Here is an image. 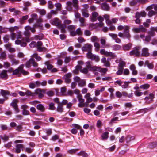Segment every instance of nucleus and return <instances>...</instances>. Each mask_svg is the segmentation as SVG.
<instances>
[{"label":"nucleus","instance_id":"obj_1","mask_svg":"<svg viewBox=\"0 0 157 157\" xmlns=\"http://www.w3.org/2000/svg\"><path fill=\"white\" fill-rule=\"evenodd\" d=\"M152 28L151 27L150 29V30L147 33L148 35L145 36L144 34H141L140 35V37L142 39L144 43L145 44H148L151 40V37L154 36L155 35V31L152 29Z\"/></svg>","mask_w":157,"mask_h":157},{"label":"nucleus","instance_id":"obj_2","mask_svg":"<svg viewBox=\"0 0 157 157\" xmlns=\"http://www.w3.org/2000/svg\"><path fill=\"white\" fill-rule=\"evenodd\" d=\"M100 53L102 55H105L107 57H111V58H114L116 56L114 53L110 52H108L104 49H101L100 51Z\"/></svg>","mask_w":157,"mask_h":157},{"label":"nucleus","instance_id":"obj_3","mask_svg":"<svg viewBox=\"0 0 157 157\" xmlns=\"http://www.w3.org/2000/svg\"><path fill=\"white\" fill-rule=\"evenodd\" d=\"M140 48V47L139 46H136L134 48L133 50L130 52V55H134L137 57L139 56L140 54V52L139 51Z\"/></svg>","mask_w":157,"mask_h":157},{"label":"nucleus","instance_id":"obj_4","mask_svg":"<svg viewBox=\"0 0 157 157\" xmlns=\"http://www.w3.org/2000/svg\"><path fill=\"white\" fill-rule=\"evenodd\" d=\"M93 46L90 44L87 43L85 44L82 46L81 49L82 51L87 52H92Z\"/></svg>","mask_w":157,"mask_h":157},{"label":"nucleus","instance_id":"obj_5","mask_svg":"<svg viewBox=\"0 0 157 157\" xmlns=\"http://www.w3.org/2000/svg\"><path fill=\"white\" fill-rule=\"evenodd\" d=\"M31 64L34 67H37L38 66V64L35 61L33 58H30L28 61H27L25 65L27 67L29 68L31 67Z\"/></svg>","mask_w":157,"mask_h":157},{"label":"nucleus","instance_id":"obj_6","mask_svg":"<svg viewBox=\"0 0 157 157\" xmlns=\"http://www.w3.org/2000/svg\"><path fill=\"white\" fill-rule=\"evenodd\" d=\"M92 62L90 61H87L85 63L86 67L89 70L92 71H95L97 66H93L92 64Z\"/></svg>","mask_w":157,"mask_h":157},{"label":"nucleus","instance_id":"obj_7","mask_svg":"<svg viewBox=\"0 0 157 157\" xmlns=\"http://www.w3.org/2000/svg\"><path fill=\"white\" fill-rule=\"evenodd\" d=\"M82 96L81 94H78L77 96V98L78 99L79 103L78 104V106L79 107H82L85 105L84 103L85 100L82 98Z\"/></svg>","mask_w":157,"mask_h":157},{"label":"nucleus","instance_id":"obj_8","mask_svg":"<svg viewBox=\"0 0 157 157\" xmlns=\"http://www.w3.org/2000/svg\"><path fill=\"white\" fill-rule=\"evenodd\" d=\"M72 126L74 128L72 129L71 131V132L74 134H76L78 132V130L80 129L81 126L75 124H72Z\"/></svg>","mask_w":157,"mask_h":157},{"label":"nucleus","instance_id":"obj_9","mask_svg":"<svg viewBox=\"0 0 157 157\" xmlns=\"http://www.w3.org/2000/svg\"><path fill=\"white\" fill-rule=\"evenodd\" d=\"M43 43L41 41H38L36 43V46L38 51L40 52H42L43 51H45L46 48L44 47H41L42 46Z\"/></svg>","mask_w":157,"mask_h":157},{"label":"nucleus","instance_id":"obj_10","mask_svg":"<svg viewBox=\"0 0 157 157\" xmlns=\"http://www.w3.org/2000/svg\"><path fill=\"white\" fill-rule=\"evenodd\" d=\"M150 53L149 52V49L147 48H143L142 50L141 56L144 57L149 56Z\"/></svg>","mask_w":157,"mask_h":157},{"label":"nucleus","instance_id":"obj_11","mask_svg":"<svg viewBox=\"0 0 157 157\" xmlns=\"http://www.w3.org/2000/svg\"><path fill=\"white\" fill-rule=\"evenodd\" d=\"M52 24L53 25L57 26V28L62 24L61 20L56 18L53 19Z\"/></svg>","mask_w":157,"mask_h":157},{"label":"nucleus","instance_id":"obj_12","mask_svg":"<svg viewBox=\"0 0 157 157\" xmlns=\"http://www.w3.org/2000/svg\"><path fill=\"white\" fill-rule=\"evenodd\" d=\"M71 76V74L70 73H68L66 74L63 77V79L65 80V82L66 83H69L71 82V80L70 78Z\"/></svg>","mask_w":157,"mask_h":157},{"label":"nucleus","instance_id":"obj_13","mask_svg":"<svg viewBox=\"0 0 157 157\" xmlns=\"http://www.w3.org/2000/svg\"><path fill=\"white\" fill-rule=\"evenodd\" d=\"M24 145L22 144H17L15 146L14 152L17 153H20L21 151V149L24 148Z\"/></svg>","mask_w":157,"mask_h":157},{"label":"nucleus","instance_id":"obj_14","mask_svg":"<svg viewBox=\"0 0 157 157\" xmlns=\"http://www.w3.org/2000/svg\"><path fill=\"white\" fill-rule=\"evenodd\" d=\"M124 33L126 35V38L129 39L130 37V35L129 34V27L128 26H124Z\"/></svg>","mask_w":157,"mask_h":157},{"label":"nucleus","instance_id":"obj_15","mask_svg":"<svg viewBox=\"0 0 157 157\" xmlns=\"http://www.w3.org/2000/svg\"><path fill=\"white\" fill-rule=\"evenodd\" d=\"M98 16V13L96 12H93L92 13V16L90 17L91 21L92 22H94L97 20V17Z\"/></svg>","mask_w":157,"mask_h":157},{"label":"nucleus","instance_id":"obj_16","mask_svg":"<svg viewBox=\"0 0 157 157\" xmlns=\"http://www.w3.org/2000/svg\"><path fill=\"white\" fill-rule=\"evenodd\" d=\"M132 47V44L131 43L124 45L122 46L123 50L124 51L129 50Z\"/></svg>","mask_w":157,"mask_h":157},{"label":"nucleus","instance_id":"obj_17","mask_svg":"<svg viewBox=\"0 0 157 157\" xmlns=\"http://www.w3.org/2000/svg\"><path fill=\"white\" fill-rule=\"evenodd\" d=\"M101 62L103 63L104 65L107 67H109L110 65V63L109 61H107L105 57H103L101 59Z\"/></svg>","mask_w":157,"mask_h":157},{"label":"nucleus","instance_id":"obj_18","mask_svg":"<svg viewBox=\"0 0 157 157\" xmlns=\"http://www.w3.org/2000/svg\"><path fill=\"white\" fill-rule=\"evenodd\" d=\"M147 66L148 68L150 69H152L154 68V66L152 63H150L148 60H146L144 63V66Z\"/></svg>","mask_w":157,"mask_h":157},{"label":"nucleus","instance_id":"obj_19","mask_svg":"<svg viewBox=\"0 0 157 157\" xmlns=\"http://www.w3.org/2000/svg\"><path fill=\"white\" fill-rule=\"evenodd\" d=\"M7 71L3 70L0 73V78H7L8 77V75L7 74Z\"/></svg>","mask_w":157,"mask_h":157},{"label":"nucleus","instance_id":"obj_20","mask_svg":"<svg viewBox=\"0 0 157 157\" xmlns=\"http://www.w3.org/2000/svg\"><path fill=\"white\" fill-rule=\"evenodd\" d=\"M107 71L108 69L107 68H101L97 66L95 71H99L100 72L105 73Z\"/></svg>","mask_w":157,"mask_h":157},{"label":"nucleus","instance_id":"obj_21","mask_svg":"<svg viewBox=\"0 0 157 157\" xmlns=\"http://www.w3.org/2000/svg\"><path fill=\"white\" fill-rule=\"evenodd\" d=\"M102 9L104 10L108 11L110 8L109 5L106 3H103L101 4Z\"/></svg>","mask_w":157,"mask_h":157},{"label":"nucleus","instance_id":"obj_22","mask_svg":"<svg viewBox=\"0 0 157 157\" xmlns=\"http://www.w3.org/2000/svg\"><path fill=\"white\" fill-rule=\"evenodd\" d=\"M41 89L40 88L37 89L35 91V93L36 94H38V97L40 98H41L43 97L44 95L41 92Z\"/></svg>","mask_w":157,"mask_h":157},{"label":"nucleus","instance_id":"obj_23","mask_svg":"<svg viewBox=\"0 0 157 157\" xmlns=\"http://www.w3.org/2000/svg\"><path fill=\"white\" fill-rule=\"evenodd\" d=\"M82 15L85 17H88L89 16V14L88 13V11L86 9H82Z\"/></svg>","mask_w":157,"mask_h":157},{"label":"nucleus","instance_id":"obj_24","mask_svg":"<svg viewBox=\"0 0 157 157\" xmlns=\"http://www.w3.org/2000/svg\"><path fill=\"white\" fill-rule=\"evenodd\" d=\"M135 18L136 19L135 20V22L136 24H140V15L138 12H137L135 13Z\"/></svg>","mask_w":157,"mask_h":157},{"label":"nucleus","instance_id":"obj_25","mask_svg":"<svg viewBox=\"0 0 157 157\" xmlns=\"http://www.w3.org/2000/svg\"><path fill=\"white\" fill-rule=\"evenodd\" d=\"M37 109L41 112H44L45 110V108L41 104H39L36 106Z\"/></svg>","mask_w":157,"mask_h":157},{"label":"nucleus","instance_id":"obj_26","mask_svg":"<svg viewBox=\"0 0 157 157\" xmlns=\"http://www.w3.org/2000/svg\"><path fill=\"white\" fill-rule=\"evenodd\" d=\"M56 110L58 112L60 113L63 112V106L62 105V104H61V103H59V104H58Z\"/></svg>","mask_w":157,"mask_h":157},{"label":"nucleus","instance_id":"obj_27","mask_svg":"<svg viewBox=\"0 0 157 157\" xmlns=\"http://www.w3.org/2000/svg\"><path fill=\"white\" fill-rule=\"evenodd\" d=\"M66 28V25H65L62 24L58 27V28L60 29L62 33H65L66 32V30L65 29Z\"/></svg>","mask_w":157,"mask_h":157},{"label":"nucleus","instance_id":"obj_28","mask_svg":"<svg viewBox=\"0 0 157 157\" xmlns=\"http://www.w3.org/2000/svg\"><path fill=\"white\" fill-rule=\"evenodd\" d=\"M18 100L17 99H14L12 102L10 104V105L13 108L18 106L17 103Z\"/></svg>","mask_w":157,"mask_h":157},{"label":"nucleus","instance_id":"obj_29","mask_svg":"<svg viewBox=\"0 0 157 157\" xmlns=\"http://www.w3.org/2000/svg\"><path fill=\"white\" fill-rule=\"evenodd\" d=\"M91 60H95L96 62H98L100 61V59L99 56L94 54L91 59Z\"/></svg>","mask_w":157,"mask_h":157},{"label":"nucleus","instance_id":"obj_30","mask_svg":"<svg viewBox=\"0 0 157 157\" xmlns=\"http://www.w3.org/2000/svg\"><path fill=\"white\" fill-rule=\"evenodd\" d=\"M91 60H95L96 62H98L100 61V59L99 56L94 54L91 59Z\"/></svg>","mask_w":157,"mask_h":157},{"label":"nucleus","instance_id":"obj_31","mask_svg":"<svg viewBox=\"0 0 157 157\" xmlns=\"http://www.w3.org/2000/svg\"><path fill=\"white\" fill-rule=\"evenodd\" d=\"M77 155L79 156H82L83 157H87L88 156L87 154L84 151H81L77 153Z\"/></svg>","mask_w":157,"mask_h":157},{"label":"nucleus","instance_id":"obj_32","mask_svg":"<svg viewBox=\"0 0 157 157\" xmlns=\"http://www.w3.org/2000/svg\"><path fill=\"white\" fill-rule=\"evenodd\" d=\"M31 56L35 58L37 61H40L41 59V58L38 56V54L36 53L33 54Z\"/></svg>","mask_w":157,"mask_h":157},{"label":"nucleus","instance_id":"obj_33","mask_svg":"<svg viewBox=\"0 0 157 157\" xmlns=\"http://www.w3.org/2000/svg\"><path fill=\"white\" fill-rule=\"evenodd\" d=\"M86 82L84 80H81L78 83L79 86L82 87L84 86L85 85Z\"/></svg>","mask_w":157,"mask_h":157},{"label":"nucleus","instance_id":"obj_34","mask_svg":"<svg viewBox=\"0 0 157 157\" xmlns=\"http://www.w3.org/2000/svg\"><path fill=\"white\" fill-rule=\"evenodd\" d=\"M45 64L47 66V68L48 70H51L53 67L52 65L50 64L49 61H47L45 62Z\"/></svg>","mask_w":157,"mask_h":157},{"label":"nucleus","instance_id":"obj_35","mask_svg":"<svg viewBox=\"0 0 157 157\" xmlns=\"http://www.w3.org/2000/svg\"><path fill=\"white\" fill-rule=\"evenodd\" d=\"M91 41L94 42H98L99 41V39L95 36H92L90 38Z\"/></svg>","mask_w":157,"mask_h":157},{"label":"nucleus","instance_id":"obj_36","mask_svg":"<svg viewBox=\"0 0 157 157\" xmlns=\"http://www.w3.org/2000/svg\"><path fill=\"white\" fill-rule=\"evenodd\" d=\"M55 6L57 8V10L60 11L62 9V5L59 3H56L55 4Z\"/></svg>","mask_w":157,"mask_h":157},{"label":"nucleus","instance_id":"obj_37","mask_svg":"<svg viewBox=\"0 0 157 157\" xmlns=\"http://www.w3.org/2000/svg\"><path fill=\"white\" fill-rule=\"evenodd\" d=\"M19 29V27L17 26H14L13 27H11L9 29V30L11 32H13L15 31H17Z\"/></svg>","mask_w":157,"mask_h":157},{"label":"nucleus","instance_id":"obj_38","mask_svg":"<svg viewBox=\"0 0 157 157\" xmlns=\"http://www.w3.org/2000/svg\"><path fill=\"white\" fill-rule=\"evenodd\" d=\"M108 134L109 132H108L103 133L101 135L102 139H107L108 138Z\"/></svg>","mask_w":157,"mask_h":157},{"label":"nucleus","instance_id":"obj_39","mask_svg":"<svg viewBox=\"0 0 157 157\" xmlns=\"http://www.w3.org/2000/svg\"><path fill=\"white\" fill-rule=\"evenodd\" d=\"M126 65V63L124 61L121 62L118 64L119 68L123 69V67Z\"/></svg>","mask_w":157,"mask_h":157},{"label":"nucleus","instance_id":"obj_40","mask_svg":"<svg viewBox=\"0 0 157 157\" xmlns=\"http://www.w3.org/2000/svg\"><path fill=\"white\" fill-rule=\"evenodd\" d=\"M114 50L116 51L120 50L121 48V46L119 45L115 44L112 46Z\"/></svg>","mask_w":157,"mask_h":157},{"label":"nucleus","instance_id":"obj_41","mask_svg":"<svg viewBox=\"0 0 157 157\" xmlns=\"http://www.w3.org/2000/svg\"><path fill=\"white\" fill-rule=\"evenodd\" d=\"M66 89L65 87H62L60 89V92L61 94L63 96H67L66 92Z\"/></svg>","mask_w":157,"mask_h":157},{"label":"nucleus","instance_id":"obj_42","mask_svg":"<svg viewBox=\"0 0 157 157\" xmlns=\"http://www.w3.org/2000/svg\"><path fill=\"white\" fill-rule=\"evenodd\" d=\"M157 14V12L153 10L150 11L148 13V15L150 17H151L153 15H155Z\"/></svg>","mask_w":157,"mask_h":157},{"label":"nucleus","instance_id":"obj_43","mask_svg":"<svg viewBox=\"0 0 157 157\" xmlns=\"http://www.w3.org/2000/svg\"><path fill=\"white\" fill-rule=\"evenodd\" d=\"M94 46L95 48L96 51H97L99 50L100 48V45L99 43H98V42H95L94 43Z\"/></svg>","mask_w":157,"mask_h":157},{"label":"nucleus","instance_id":"obj_44","mask_svg":"<svg viewBox=\"0 0 157 157\" xmlns=\"http://www.w3.org/2000/svg\"><path fill=\"white\" fill-rule=\"evenodd\" d=\"M0 138L4 141H6L8 140L9 137L8 136L4 135L3 136H0Z\"/></svg>","mask_w":157,"mask_h":157},{"label":"nucleus","instance_id":"obj_45","mask_svg":"<svg viewBox=\"0 0 157 157\" xmlns=\"http://www.w3.org/2000/svg\"><path fill=\"white\" fill-rule=\"evenodd\" d=\"M48 109L49 110H53L55 109V107L54 106V104L53 103H51L49 105Z\"/></svg>","mask_w":157,"mask_h":157},{"label":"nucleus","instance_id":"obj_46","mask_svg":"<svg viewBox=\"0 0 157 157\" xmlns=\"http://www.w3.org/2000/svg\"><path fill=\"white\" fill-rule=\"evenodd\" d=\"M1 94L3 96H5L7 95H9V92L7 91H6L2 89L1 90Z\"/></svg>","mask_w":157,"mask_h":157},{"label":"nucleus","instance_id":"obj_47","mask_svg":"<svg viewBox=\"0 0 157 157\" xmlns=\"http://www.w3.org/2000/svg\"><path fill=\"white\" fill-rule=\"evenodd\" d=\"M150 87V85L148 84H145L140 86V88L141 89H147Z\"/></svg>","mask_w":157,"mask_h":157},{"label":"nucleus","instance_id":"obj_48","mask_svg":"<svg viewBox=\"0 0 157 157\" xmlns=\"http://www.w3.org/2000/svg\"><path fill=\"white\" fill-rule=\"evenodd\" d=\"M130 82H125L124 84L121 85V87L123 88H127L128 87V84L130 83Z\"/></svg>","mask_w":157,"mask_h":157},{"label":"nucleus","instance_id":"obj_49","mask_svg":"<svg viewBox=\"0 0 157 157\" xmlns=\"http://www.w3.org/2000/svg\"><path fill=\"white\" fill-rule=\"evenodd\" d=\"M6 56V53L5 52H2L0 55V57L2 59H5Z\"/></svg>","mask_w":157,"mask_h":157},{"label":"nucleus","instance_id":"obj_50","mask_svg":"<svg viewBox=\"0 0 157 157\" xmlns=\"http://www.w3.org/2000/svg\"><path fill=\"white\" fill-rule=\"evenodd\" d=\"M89 70L86 67H84L83 68H82L81 69L80 72L84 74H87Z\"/></svg>","mask_w":157,"mask_h":157},{"label":"nucleus","instance_id":"obj_51","mask_svg":"<svg viewBox=\"0 0 157 157\" xmlns=\"http://www.w3.org/2000/svg\"><path fill=\"white\" fill-rule=\"evenodd\" d=\"M46 93L48 96L50 97L52 96L54 94V92L52 90L48 91Z\"/></svg>","mask_w":157,"mask_h":157},{"label":"nucleus","instance_id":"obj_52","mask_svg":"<svg viewBox=\"0 0 157 157\" xmlns=\"http://www.w3.org/2000/svg\"><path fill=\"white\" fill-rule=\"evenodd\" d=\"M78 150L77 149H71L68 150L67 151V152L70 154H73L75 153Z\"/></svg>","mask_w":157,"mask_h":157},{"label":"nucleus","instance_id":"obj_53","mask_svg":"<svg viewBox=\"0 0 157 157\" xmlns=\"http://www.w3.org/2000/svg\"><path fill=\"white\" fill-rule=\"evenodd\" d=\"M148 8L150 10L154 9L155 10L157 11V5L152 4Z\"/></svg>","mask_w":157,"mask_h":157},{"label":"nucleus","instance_id":"obj_54","mask_svg":"<svg viewBox=\"0 0 157 157\" xmlns=\"http://www.w3.org/2000/svg\"><path fill=\"white\" fill-rule=\"evenodd\" d=\"M75 26L73 25H71L67 27L68 29L71 31L75 30Z\"/></svg>","mask_w":157,"mask_h":157},{"label":"nucleus","instance_id":"obj_55","mask_svg":"<svg viewBox=\"0 0 157 157\" xmlns=\"http://www.w3.org/2000/svg\"><path fill=\"white\" fill-rule=\"evenodd\" d=\"M76 33V34L78 35H82V32L81 30V29L80 28H79L77 29L75 31Z\"/></svg>","mask_w":157,"mask_h":157},{"label":"nucleus","instance_id":"obj_56","mask_svg":"<svg viewBox=\"0 0 157 157\" xmlns=\"http://www.w3.org/2000/svg\"><path fill=\"white\" fill-rule=\"evenodd\" d=\"M91 32L89 30H86L84 31V34L85 35L90 36L91 35Z\"/></svg>","mask_w":157,"mask_h":157},{"label":"nucleus","instance_id":"obj_57","mask_svg":"<svg viewBox=\"0 0 157 157\" xmlns=\"http://www.w3.org/2000/svg\"><path fill=\"white\" fill-rule=\"evenodd\" d=\"M135 95L136 96H140L143 94V93L141 92H140L138 90L134 92Z\"/></svg>","mask_w":157,"mask_h":157},{"label":"nucleus","instance_id":"obj_58","mask_svg":"<svg viewBox=\"0 0 157 157\" xmlns=\"http://www.w3.org/2000/svg\"><path fill=\"white\" fill-rule=\"evenodd\" d=\"M140 32H145L147 31V29L144 27L142 25H140Z\"/></svg>","mask_w":157,"mask_h":157},{"label":"nucleus","instance_id":"obj_59","mask_svg":"<svg viewBox=\"0 0 157 157\" xmlns=\"http://www.w3.org/2000/svg\"><path fill=\"white\" fill-rule=\"evenodd\" d=\"M79 21L81 23V26H84V25L85 19L82 17H81L79 18Z\"/></svg>","mask_w":157,"mask_h":157},{"label":"nucleus","instance_id":"obj_60","mask_svg":"<svg viewBox=\"0 0 157 157\" xmlns=\"http://www.w3.org/2000/svg\"><path fill=\"white\" fill-rule=\"evenodd\" d=\"M91 52H88L86 54V56L87 58L88 59H90L92 58V56L94 55Z\"/></svg>","mask_w":157,"mask_h":157},{"label":"nucleus","instance_id":"obj_61","mask_svg":"<svg viewBox=\"0 0 157 157\" xmlns=\"http://www.w3.org/2000/svg\"><path fill=\"white\" fill-rule=\"evenodd\" d=\"M109 35L114 40H115L117 37V34L112 33H109Z\"/></svg>","mask_w":157,"mask_h":157},{"label":"nucleus","instance_id":"obj_62","mask_svg":"<svg viewBox=\"0 0 157 157\" xmlns=\"http://www.w3.org/2000/svg\"><path fill=\"white\" fill-rule=\"evenodd\" d=\"M78 1V0H73V6L76 8H78V6L77 5Z\"/></svg>","mask_w":157,"mask_h":157},{"label":"nucleus","instance_id":"obj_63","mask_svg":"<svg viewBox=\"0 0 157 157\" xmlns=\"http://www.w3.org/2000/svg\"><path fill=\"white\" fill-rule=\"evenodd\" d=\"M48 7L50 9H52L53 8L54 6L51 1H49L48 2Z\"/></svg>","mask_w":157,"mask_h":157},{"label":"nucleus","instance_id":"obj_64","mask_svg":"<svg viewBox=\"0 0 157 157\" xmlns=\"http://www.w3.org/2000/svg\"><path fill=\"white\" fill-rule=\"evenodd\" d=\"M11 62H12L13 65H16L18 64L19 63V61L15 59L12 60L11 61Z\"/></svg>","mask_w":157,"mask_h":157}]
</instances>
